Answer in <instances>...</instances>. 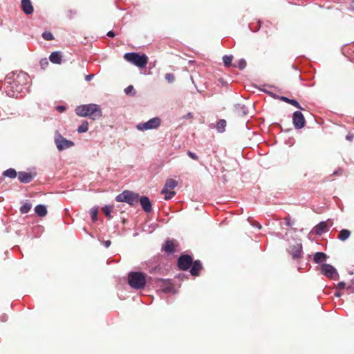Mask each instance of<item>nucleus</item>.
Instances as JSON below:
<instances>
[{
  "label": "nucleus",
  "instance_id": "473e14b6",
  "mask_svg": "<svg viewBox=\"0 0 354 354\" xmlns=\"http://www.w3.org/2000/svg\"><path fill=\"white\" fill-rule=\"evenodd\" d=\"M187 155L193 160H197L198 159V156L190 151H187Z\"/></svg>",
  "mask_w": 354,
  "mask_h": 354
},
{
  "label": "nucleus",
  "instance_id": "f3484780",
  "mask_svg": "<svg viewBox=\"0 0 354 354\" xmlns=\"http://www.w3.org/2000/svg\"><path fill=\"white\" fill-rule=\"evenodd\" d=\"M327 258V256L325 253L318 252H316L314 255L313 260L317 263H320L322 261H325Z\"/></svg>",
  "mask_w": 354,
  "mask_h": 354
},
{
  "label": "nucleus",
  "instance_id": "6ab92c4d",
  "mask_svg": "<svg viewBox=\"0 0 354 354\" xmlns=\"http://www.w3.org/2000/svg\"><path fill=\"white\" fill-rule=\"evenodd\" d=\"M226 121L223 119L220 120L216 124V129L219 133H223L225 130Z\"/></svg>",
  "mask_w": 354,
  "mask_h": 354
},
{
  "label": "nucleus",
  "instance_id": "393cba45",
  "mask_svg": "<svg viewBox=\"0 0 354 354\" xmlns=\"http://www.w3.org/2000/svg\"><path fill=\"white\" fill-rule=\"evenodd\" d=\"M35 212L40 216H44V205H39L36 206Z\"/></svg>",
  "mask_w": 354,
  "mask_h": 354
},
{
  "label": "nucleus",
  "instance_id": "7ed1b4c3",
  "mask_svg": "<svg viewBox=\"0 0 354 354\" xmlns=\"http://www.w3.org/2000/svg\"><path fill=\"white\" fill-rule=\"evenodd\" d=\"M124 58L129 62L139 68H145L148 62V57L146 55H140L137 53H127L124 55Z\"/></svg>",
  "mask_w": 354,
  "mask_h": 354
},
{
  "label": "nucleus",
  "instance_id": "f257e3e1",
  "mask_svg": "<svg viewBox=\"0 0 354 354\" xmlns=\"http://www.w3.org/2000/svg\"><path fill=\"white\" fill-rule=\"evenodd\" d=\"M75 113L81 117H88L93 120L100 118L102 115L100 106L95 104L78 106L75 109Z\"/></svg>",
  "mask_w": 354,
  "mask_h": 354
},
{
  "label": "nucleus",
  "instance_id": "c9c22d12",
  "mask_svg": "<svg viewBox=\"0 0 354 354\" xmlns=\"http://www.w3.org/2000/svg\"><path fill=\"white\" fill-rule=\"evenodd\" d=\"M346 286H347V285L346 284V283L342 281L337 284V288L339 289H343V288H346Z\"/></svg>",
  "mask_w": 354,
  "mask_h": 354
},
{
  "label": "nucleus",
  "instance_id": "9d476101",
  "mask_svg": "<svg viewBox=\"0 0 354 354\" xmlns=\"http://www.w3.org/2000/svg\"><path fill=\"white\" fill-rule=\"evenodd\" d=\"M178 246V243L176 240H167L165 242L162 250L167 253H173L176 250V248Z\"/></svg>",
  "mask_w": 354,
  "mask_h": 354
},
{
  "label": "nucleus",
  "instance_id": "58836bf2",
  "mask_svg": "<svg viewBox=\"0 0 354 354\" xmlns=\"http://www.w3.org/2000/svg\"><path fill=\"white\" fill-rule=\"evenodd\" d=\"M285 222H286V225L288 227L291 226V221H290V218H288V217H286L285 218Z\"/></svg>",
  "mask_w": 354,
  "mask_h": 354
},
{
  "label": "nucleus",
  "instance_id": "6e6552de",
  "mask_svg": "<svg viewBox=\"0 0 354 354\" xmlns=\"http://www.w3.org/2000/svg\"><path fill=\"white\" fill-rule=\"evenodd\" d=\"M321 272L330 279H335L338 276L336 269L330 264H323L321 267Z\"/></svg>",
  "mask_w": 354,
  "mask_h": 354
},
{
  "label": "nucleus",
  "instance_id": "ddd939ff",
  "mask_svg": "<svg viewBox=\"0 0 354 354\" xmlns=\"http://www.w3.org/2000/svg\"><path fill=\"white\" fill-rule=\"evenodd\" d=\"M49 59L53 64H60L62 61V55L60 51H55L50 54Z\"/></svg>",
  "mask_w": 354,
  "mask_h": 354
},
{
  "label": "nucleus",
  "instance_id": "c756f323",
  "mask_svg": "<svg viewBox=\"0 0 354 354\" xmlns=\"http://www.w3.org/2000/svg\"><path fill=\"white\" fill-rule=\"evenodd\" d=\"M165 77L169 83H172L175 80V76L172 73H166Z\"/></svg>",
  "mask_w": 354,
  "mask_h": 354
},
{
  "label": "nucleus",
  "instance_id": "b1692460",
  "mask_svg": "<svg viewBox=\"0 0 354 354\" xmlns=\"http://www.w3.org/2000/svg\"><path fill=\"white\" fill-rule=\"evenodd\" d=\"M233 59V57L232 55H225L223 57V61L225 66L229 67L232 66V62Z\"/></svg>",
  "mask_w": 354,
  "mask_h": 354
},
{
  "label": "nucleus",
  "instance_id": "5701e85b",
  "mask_svg": "<svg viewBox=\"0 0 354 354\" xmlns=\"http://www.w3.org/2000/svg\"><path fill=\"white\" fill-rule=\"evenodd\" d=\"M88 123L86 121H84L78 128H77V132L78 133H85L88 129Z\"/></svg>",
  "mask_w": 354,
  "mask_h": 354
},
{
  "label": "nucleus",
  "instance_id": "c03bdc74",
  "mask_svg": "<svg viewBox=\"0 0 354 354\" xmlns=\"http://www.w3.org/2000/svg\"><path fill=\"white\" fill-rule=\"evenodd\" d=\"M335 296L337 297H339L342 296V292H337L335 293Z\"/></svg>",
  "mask_w": 354,
  "mask_h": 354
},
{
  "label": "nucleus",
  "instance_id": "c85d7f7f",
  "mask_svg": "<svg viewBox=\"0 0 354 354\" xmlns=\"http://www.w3.org/2000/svg\"><path fill=\"white\" fill-rule=\"evenodd\" d=\"M346 290L349 293H354V279H353L347 285Z\"/></svg>",
  "mask_w": 354,
  "mask_h": 354
},
{
  "label": "nucleus",
  "instance_id": "8fccbe9b",
  "mask_svg": "<svg viewBox=\"0 0 354 354\" xmlns=\"http://www.w3.org/2000/svg\"><path fill=\"white\" fill-rule=\"evenodd\" d=\"M257 227L260 229L261 227V225H257Z\"/></svg>",
  "mask_w": 354,
  "mask_h": 354
},
{
  "label": "nucleus",
  "instance_id": "a18cd8bd",
  "mask_svg": "<svg viewBox=\"0 0 354 354\" xmlns=\"http://www.w3.org/2000/svg\"><path fill=\"white\" fill-rule=\"evenodd\" d=\"M21 77H23L24 79H27L28 78V75L26 73H22L21 75Z\"/></svg>",
  "mask_w": 354,
  "mask_h": 354
},
{
  "label": "nucleus",
  "instance_id": "a19ab883",
  "mask_svg": "<svg viewBox=\"0 0 354 354\" xmlns=\"http://www.w3.org/2000/svg\"><path fill=\"white\" fill-rule=\"evenodd\" d=\"M281 100L286 103H290V100L289 98L286 97H284V96H282L281 97Z\"/></svg>",
  "mask_w": 354,
  "mask_h": 354
},
{
  "label": "nucleus",
  "instance_id": "79ce46f5",
  "mask_svg": "<svg viewBox=\"0 0 354 354\" xmlns=\"http://www.w3.org/2000/svg\"><path fill=\"white\" fill-rule=\"evenodd\" d=\"M107 36L109 37H115V32L112 30L111 31H109L107 32Z\"/></svg>",
  "mask_w": 354,
  "mask_h": 354
},
{
  "label": "nucleus",
  "instance_id": "0eeeda50",
  "mask_svg": "<svg viewBox=\"0 0 354 354\" xmlns=\"http://www.w3.org/2000/svg\"><path fill=\"white\" fill-rule=\"evenodd\" d=\"M193 263V259L188 254L180 256L178 259V266L180 270H187Z\"/></svg>",
  "mask_w": 354,
  "mask_h": 354
},
{
  "label": "nucleus",
  "instance_id": "72a5a7b5",
  "mask_svg": "<svg viewBox=\"0 0 354 354\" xmlns=\"http://www.w3.org/2000/svg\"><path fill=\"white\" fill-rule=\"evenodd\" d=\"M124 91H125V93H126V94H127V95H128V94H130V93H131L133 91H134V88H133V86L130 85V86H127V87L125 88Z\"/></svg>",
  "mask_w": 354,
  "mask_h": 354
},
{
  "label": "nucleus",
  "instance_id": "39448f33",
  "mask_svg": "<svg viewBox=\"0 0 354 354\" xmlns=\"http://www.w3.org/2000/svg\"><path fill=\"white\" fill-rule=\"evenodd\" d=\"M55 142L57 148L59 151H63L74 146V142L73 141L66 139L60 134H57L55 136Z\"/></svg>",
  "mask_w": 354,
  "mask_h": 354
},
{
  "label": "nucleus",
  "instance_id": "37998d69",
  "mask_svg": "<svg viewBox=\"0 0 354 354\" xmlns=\"http://www.w3.org/2000/svg\"><path fill=\"white\" fill-rule=\"evenodd\" d=\"M94 76V75L91 74L86 76L85 79L86 81H90L91 78Z\"/></svg>",
  "mask_w": 354,
  "mask_h": 354
},
{
  "label": "nucleus",
  "instance_id": "bb28decb",
  "mask_svg": "<svg viewBox=\"0 0 354 354\" xmlns=\"http://www.w3.org/2000/svg\"><path fill=\"white\" fill-rule=\"evenodd\" d=\"M247 63L244 59L239 60L237 65H234V67H238L239 69L243 70L246 67Z\"/></svg>",
  "mask_w": 354,
  "mask_h": 354
},
{
  "label": "nucleus",
  "instance_id": "09e8293b",
  "mask_svg": "<svg viewBox=\"0 0 354 354\" xmlns=\"http://www.w3.org/2000/svg\"><path fill=\"white\" fill-rule=\"evenodd\" d=\"M346 138H347L348 140H351V137H349L348 136H346Z\"/></svg>",
  "mask_w": 354,
  "mask_h": 354
},
{
  "label": "nucleus",
  "instance_id": "2eb2a0df",
  "mask_svg": "<svg viewBox=\"0 0 354 354\" xmlns=\"http://www.w3.org/2000/svg\"><path fill=\"white\" fill-rule=\"evenodd\" d=\"M314 231L316 234L320 235L328 231V225L326 222L322 221L317 224L314 227Z\"/></svg>",
  "mask_w": 354,
  "mask_h": 354
},
{
  "label": "nucleus",
  "instance_id": "aec40b11",
  "mask_svg": "<svg viewBox=\"0 0 354 354\" xmlns=\"http://www.w3.org/2000/svg\"><path fill=\"white\" fill-rule=\"evenodd\" d=\"M3 176L9 177L10 178H15L17 176V173L15 169L10 168L3 172Z\"/></svg>",
  "mask_w": 354,
  "mask_h": 354
},
{
  "label": "nucleus",
  "instance_id": "7c9ffc66",
  "mask_svg": "<svg viewBox=\"0 0 354 354\" xmlns=\"http://www.w3.org/2000/svg\"><path fill=\"white\" fill-rule=\"evenodd\" d=\"M291 105L295 106L296 108L297 109H303L301 106L299 105V102L295 100H293V99H290V103Z\"/></svg>",
  "mask_w": 354,
  "mask_h": 354
},
{
  "label": "nucleus",
  "instance_id": "1a4fd4ad",
  "mask_svg": "<svg viewBox=\"0 0 354 354\" xmlns=\"http://www.w3.org/2000/svg\"><path fill=\"white\" fill-rule=\"evenodd\" d=\"M292 123L295 129H300L305 125L306 120L304 115L300 111H295L292 115Z\"/></svg>",
  "mask_w": 354,
  "mask_h": 354
},
{
  "label": "nucleus",
  "instance_id": "3c124183",
  "mask_svg": "<svg viewBox=\"0 0 354 354\" xmlns=\"http://www.w3.org/2000/svg\"><path fill=\"white\" fill-rule=\"evenodd\" d=\"M41 36H42V37H44V32H43V33L41 34Z\"/></svg>",
  "mask_w": 354,
  "mask_h": 354
},
{
  "label": "nucleus",
  "instance_id": "f704fd0d",
  "mask_svg": "<svg viewBox=\"0 0 354 354\" xmlns=\"http://www.w3.org/2000/svg\"><path fill=\"white\" fill-rule=\"evenodd\" d=\"M54 39L53 35L50 32H46V40H53Z\"/></svg>",
  "mask_w": 354,
  "mask_h": 354
},
{
  "label": "nucleus",
  "instance_id": "f03ea898",
  "mask_svg": "<svg viewBox=\"0 0 354 354\" xmlns=\"http://www.w3.org/2000/svg\"><path fill=\"white\" fill-rule=\"evenodd\" d=\"M147 275L142 272H131L128 274V283L136 290H140L145 288Z\"/></svg>",
  "mask_w": 354,
  "mask_h": 354
},
{
  "label": "nucleus",
  "instance_id": "49530a36",
  "mask_svg": "<svg viewBox=\"0 0 354 354\" xmlns=\"http://www.w3.org/2000/svg\"><path fill=\"white\" fill-rule=\"evenodd\" d=\"M351 8L354 10V1H351Z\"/></svg>",
  "mask_w": 354,
  "mask_h": 354
},
{
  "label": "nucleus",
  "instance_id": "4be33fe9",
  "mask_svg": "<svg viewBox=\"0 0 354 354\" xmlns=\"http://www.w3.org/2000/svg\"><path fill=\"white\" fill-rule=\"evenodd\" d=\"M112 209H113V206H111V205H105L102 208V212H104V214H105L106 218H108L109 219L111 218V212Z\"/></svg>",
  "mask_w": 354,
  "mask_h": 354
},
{
  "label": "nucleus",
  "instance_id": "423d86ee",
  "mask_svg": "<svg viewBox=\"0 0 354 354\" xmlns=\"http://www.w3.org/2000/svg\"><path fill=\"white\" fill-rule=\"evenodd\" d=\"M160 124L159 118H153L145 123H140L137 125V129L140 131H145L158 128Z\"/></svg>",
  "mask_w": 354,
  "mask_h": 354
},
{
  "label": "nucleus",
  "instance_id": "a878e982",
  "mask_svg": "<svg viewBox=\"0 0 354 354\" xmlns=\"http://www.w3.org/2000/svg\"><path fill=\"white\" fill-rule=\"evenodd\" d=\"M91 219L93 222L96 221L97 219V214H98V208L97 207H93L91 209Z\"/></svg>",
  "mask_w": 354,
  "mask_h": 354
},
{
  "label": "nucleus",
  "instance_id": "dca6fc26",
  "mask_svg": "<svg viewBox=\"0 0 354 354\" xmlns=\"http://www.w3.org/2000/svg\"><path fill=\"white\" fill-rule=\"evenodd\" d=\"M21 8L27 15H30L33 12V7L31 4V1H21Z\"/></svg>",
  "mask_w": 354,
  "mask_h": 354
},
{
  "label": "nucleus",
  "instance_id": "e433bc0d",
  "mask_svg": "<svg viewBox=\"0 0 354 354\" xmlns=\"http://www.w3.org/2000/svg\"><path fill=\"white\" fill-rule=\"evenodd\" d=\"M173 288L170 286H166L162 288V291L165 293L170 292L172 290Z\"/></svg>",
  "mask_w": 354,
  "mask_h": 354
},
{
  "label": "nucleus",
  "instance_id": "4468645a",
  "mask_svg": "<svg viewBox=\"0 0 354 354\" xmlns=\"http://www.w3.org/2000/svg\"><path fill=\"white\" fill-rule=\"evenodd\" d=\"M18 179L23 183H28L32 180V176L30 173L20 171L18 173Z\"/></svg>",
  "mask_w": 354,
  "mask_h": 354
},
{
  "label": "nucleus",
  "instance_id": "a211bd4d",
  "mask_svg": "<svg viewBox=\"0 0 354 354\" xmlns=\"http://www.w3.org/2000/svg\"><path fill=\"white\" fill-rule=\"evenodd\" d=\"M351 235V232L348 230H342L338 235V239L342 241H346Z\"/></svg>",
  "mask_w": 354,
  "mask_h": 354
},
{
  "label": "nucleus",
  "instance_id": "ea45409f",
  "mask_svg": "<svg viewBox=\"0 0 354 354\" xmlns=\"http://www.w3.org/2000/svg\"><path fill=\"white\" fill-rule=\"evenodd\" d=\"M169 191L168 190V188H166V186H164L163 189L161 191L162 194H167Z\"/></svg>",
  "mask_w": 354,
  "mask_h": 354
},
{
  "label": "nucleus",
  "instance_id": "de8ad7c7",
  "mask_svg": "<svg viewBox=\"0 0 354 354\" xmlns=\"http://www.w3.org/2000/svg\"><path fill=\"white\" fill-rule=\"evenodd\" d=\"M110 243H111L110 241H106V247H109Z\"/></svg>",
  "mask_w": 354,
  "mask_h": 354
},
{
  "label": "nucleus",
  "instance_id": "f8f14e48",
  "mask_svg": "<svg viewBox=\"0 0 354 354\" xmlns=\"http://www.w3.org/2000/svg\"><path fill=\"white\" fill-rule=\"evenodd\" d=\"M190 273L192 276H198L201 270H202V264L199 260L193 261L191 266Z\"/></svg>",
  "mask_w": 354,
  "mask_h": 354
},
{
  "label": "nucleus",
  "instance_id": "20e7f679",
  "mask_svg": "<svg viewBox=\"0 0 354 354\" xmlns=\"http://www.w3.org/2000/svg\"><path fill=\"white\" fill-rule=\"evenodd\" d=\"M115 200L118 202H126L133 205L138 201V194L126 190L118 195Z\"/></svg>",
  "mask_w": 354,
  "mask_h": 354
},
{
  "label": "nucleus",
  "instance_id": "cd10ccee",
  "mask_svg": "<svg viewBox=\"0 0 354 354\" xmlns=\"http://www.w3.org/2000/svg\"><path fill=\"white\" fill-rule=\"evenodd\" d=\"M31 209V205L28 203H26L22 205L20 208V211L22 214L28 213Z\"/></svg>",
  "mask_w": 354,
  "mask_h": 354
},
{
  "label": "nucleus",
  "instance_id": "4c0bfd02",
  "mask_svg": "<svg viewBox=\"0 0 354 354\" xmlns=\"http://www.w3.org/2000/svg\"><path fill=\"white\" fill-rule=\"evenodd\" d=\"M56 109L60 112H64L66 110V108L64 106H57Z\"/></svg>",
  "mask_w": 354,
  "mask_h": 354
},
{
  "label": "nucleus",
  "instance_id": "412c9836",
  "mask_svg": "<svg viewBox=\"0 0 354 354\" xmlns=\"http://www.w3.org/2000/svg\"><path fill=\"white\" fill-rule=\"evenodd\" d=\"M177 185H178L177 181L172 178L167 179L166 180V183L165 185V186H166V188L171 189H174Z\"/></svg>",
  "mask_w": 354,
  "mask_h": 354
},
{
  "label": "nucleus",
  "instance_id": "2f4dec72",
  "mask_svg": "<svg viewBox=\"0 0 354 354\" xmlns=\"http://www.w3.org/2000/svg\"><path fill=\"white\" fill-rule=\"evenodd\" d=\"M175 194H176L175 192L170 191L167 194L165 195V200H169L171 198H173Z\"/></svg>",
  "mask_w": 354,
  "mask_h": 354
},
{
  "label": "nucleus",
  "instance_id": "9b49d317",
  "mask_svg": "<svg viewBox=\"0 0 354 354\" xmlns=\"http://www.w3.org/2000/svg\"><path fill=\"white\" fill-rule=\"evenodd\" d=\"M140 205L143 210L147 212H151L152 210L151 203L149 198L147 196H142L140 198Z\"/></svg>",
  "mask_w": 354,
  "mask_h": 354
}]
</instances>
